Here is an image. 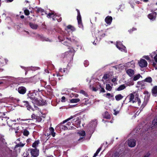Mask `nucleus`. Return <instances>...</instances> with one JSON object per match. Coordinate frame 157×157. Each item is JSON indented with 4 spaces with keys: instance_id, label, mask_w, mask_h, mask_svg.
<instances>
[{
    "instance_id": "1",
    "label": "nucleus",
    "mask_w": 157,
    "mask_h": 157,
    "mask_svg": "<svg viewBox=\"0 0 157 157\" xmlns=\"http://www.w3.org/2000/svg\"><path fill=\"white\" fill-rule=\"evenodd\" d=\"M109 66H110L109 65H107L105 67L108 68L113 67L115 69H127V68L131 69L135 67V63L133 61H132L124 64H120L111 67H109Z\"/></svg>"
},
{
    "instance_id": "2",
    "label": "nucleus",
    "mask_w": 157,
    "mask_h": 157,
    "mask_svg": "<svg viewBox=\"0 0 157 157\" xmlns=\"http://www.w3.org/2000/svg\"><path fill=\"white\" fill-rule=\"evenodd\" d=\"M127 98L129 99V102L132 101L133 103H136L138 105H140L141 103L140 99L137 97L134 99V95L132 94H131L127 97Z\"/></svg>"
},
{
    "instance_id": "3",
    "label": "nucleus",
    "mask_w": 157,
    "mask_h": 157,
    "mask_svg": "<svg viewBox=\"0 0 157 157\" xmlns=\"http://www.w3.org/2000/svg\"><path fill=\"white\" fill-rule=\"evenodd\" d=\"M95 34L96 38V40H99V41L104 37L105 36V33L102 30H97L95 31Z\"/></svg>"
},
{
    "instance_id": "4",
    "label": "nucleus",
    "mask_w": 157,
    "mask_h": 157,
    "mask_svg": "<svg viewBox=\"0 0 157 157\" xmlns=\"http://www.w3.org/2000/svg\"><path fill=\"white\" fill-rule=\"evenodd\" d=\"M116 45L117 48L121 51L125 53L127 52V50L126 47L122 44L121 42L117 41Z\"/></svg>"
},
{
    "instance_id": "5",
    "label": "nucleus",
    "mask_w": 157,
    "mask_h": 157,
    "mask_svg": "<svg viewBox=\"0 0 157 157\" xmlns=\"http://www.w3.org/2000/svg\"><path fill=\"white\" fill-rule=\"evenodd\" d=\"M76 10L77 12L78 15L77 19L78 21V27L79 28L82 29V30H83V26L82 22V18L80 11L78 10L77 9Z\"/></svg>"
},
{
    "instance_id": "6",
    "label": "nucleus",
    "mask_w": 157,
    "mask_h": 157,
    "mask_svg": "<svg viewBox=\"0 0 157 157\" xmlns=\"http://www.w3.org/2000/svg\"><path fill=\"white\" fill-rule=\"evenodd\" d=\"M138 64L141 68L146 67L147 66V61L144 59H141L138 62Z\"/></svg>"
},
{
    "instance_id": "7",
    "label": "nucleus",
    "mask_w": 157,
    "mask_h": 157,
    "mask_svg": "<svg viewBox=\"0 0 157 157\" xmlns=\"http://www.w3.org/2000/svg\"><path fill=\"white\" fill-rule=\"evenodd\" d=\"M29 150L30 151L33 157H37L39 155V150L36 148H32L28 150Z\"/></svg>"
},
{
    "instance_id": "8",
    "label": "nucleus",
    "mask_w": 157,
    "mask_h": 157,
    "mask_svg": "<svg viewBox=\"0 0 157 157\" xmlns=\"http://www.w3.org/2000/svg\"><path fill=\"white\" fill-rule=\"evenodd\" d=\"M153 10H151V13L148 15V18L151 21H154L155 20L157 13L155 12H153Z\"/></svg>"
},
{
    "instance_id": "9",
    "label": "nucleus",
    "mask_w": 157,
    "mask_h": 157,
    "mask_svg": "<svg viewBox=\"0 0 157 157\" xmlns=\"http://www.w3.org/2000/svg\"><path fill=\"white\" fill-rule=\"evenodd\" d=\"M69 58L70 56V59L69 60L70 61H72L73 60V57L75 53V50L73 48L69 46Z\"/></svg>"
},
{
    "instance_id": "10",
    "label": "nucleus",
    "mask_w": 157,
    "mask_h": 157,
    "mask_svg": "<svg viewBox=\"0 0 157 157\" xmlns=\"http://www.w3.org/2000/svg\"><path fill=\"white\" fill-rule=\"evenodd\" d=\"M33 100L34 101V102L33 101V103L34 104H36L38 105H44L45 103V101H44L43 100L39 101L37 100L36 98H35Z\"/></svg>"
},
{
    "instance_id": "11",
    "label": "nucleus",
    "mask_w": 157,
    "mask_h": 157,
    "mask_svg": "<svg viewBox=\"0 0 157 157\" xmlns=\"http://www.w3.org/2000/svg\"><path fill=\"white\" fill-rule=\"evenodd\" d=\"M128 145L130 147H134L136 145V140L133 139L128 140Z\"/></svg>"
},
{
    "instance_id": "12",
    "label": "nucleus",
    "mask_w": 157,
    "mask_h": 157,
    "mask_svg": "<svg viewBox=\"0 0 157 157\" xmlns=\"http://www.w3.org/2000/svg\"><path fill=\"white\" fill-rule=\"evenodd\" d=\"M113 20L112 17L111 16H108L105 19V21L107 24L110 25Z\"/></svg>"
},
{
    "instance_id": "13",
    "label": "nucleus",
    "mask_w": 157,
    "mask_h": 157,
    "mask_svg": "<svg viewBox=\"0 0 157 157\" xmlns=\"http://www.w3.org/2000/svg\"><path fill=\"white\" fill-rule=\"evenodd\" d=\"M69 121V118L67 119L66 120H65L63 122L61 123L60 124V125H59V126L60 127V128H61L63 130H67L68 129V127L65 125H61L64 124L67 122L68 121Z\"/></svg>"
},
{
    "instance_id": "14",
    "label": "nucleus",
    "mask_w": 157,
    "mask_h": 157,
    "mask_svg": "<svg viewBox=\"0 0 157 157\" xmlns=\"http://www.w3.org/2000/svg\"><path fill=\"white\" fill-rule=\"evenodd\" d=\"M18 91L19 93L24 94L26 92V90L25 87L21 86L18 88Z\"/></svg>"
},
{
    "instance_id": "15",
    "label": "nucleus",
    "mask_w": 157,
    "mask_h": 157,
    "mask_svg": "<svg viewBox=\"0 0 157 157\" xmlns=\"http://www.w3.org/2000/svg\"><path fill=\"white\" fill-rule=\"evenodd\" d=\"M69 41L73 42L75 44H76L78 42V39L76 36H73L71 38H69Z\"/></svg>"
},
{
    "instance_id": "16",
    "label": "nucleus",
    "mask_w": 157,
    "mask_h": 157,
    "mask_svg": "<svg viewBox=\"0 0 157 157\" xmlns=\"http://www.w3.org/2000/svg\"><path fill=\"white\" fill-rule=\"evenodd\" d=\"M153 58L155 62H153L152 65L155 68V69H157V53L154 57Z\"/></svg>"
},
{
    "instance_id": "17",
    "label": "nucleus",
    "mask_w": 157,
    "mask_h": 157,
    "mask_svg": "<svg viewBox=\"0 0 157 157\" xmlns=\"http://www.w3.org/2000/svg\"><path fill=\"white\" fill-rule=\"evenodd\" d=\"M126 72L130 76H132L134 73V71L132 69H128Z\"/></svg>"
},
{
    "instance_id": "18",
    "label": "nucleus",
    "mask_w": 157,
    "mask_h": 157,
    "mask_svg": "<svg viewBox=\"0 0 157 157\" xmlns=\"http://www.w3.org/2000/svg\"><path fill=\"white\" fill-rule=\"evenodd\" d=\"M29 25L31 28L34 29H37L38 27V25L37 24H34L32 23H30Z\"/></svg>"
},
{
    "instance_id": "19",
    "label": "nucleus",
    "mask_w": 157,
    "mask_h": 157,
    "mask_svg": "<svg viewBox=\"0 0 157 157\" xmlns=\"http://www.w3.org/2000/svg\"><path fill=\"white\" fill-rule=\"evenodd\" d=\"M123 97L121 94H119L115 96V98L117 101H119L122 99Z\"/></svg>"
},
{
    "instance_id": "20",
    "label": "nucleus",
    "mask_w": 157,
    "mask_h": 157,
    "mask_svg": "<svg viewBox=\"0 0 157 157\" xmlns=\"http://www.w3.org/2000/svg\"><path fill=\"white\" fill-rule=\"evenodd\" d=\"M152 93L155 94L157 93V86H154L152 90Z\"/></svg>"
},
{
    "instance_id": "21",
    "label": "nucleus",
    "mask_w": 157,
    "mask_h": 157,
    "mask_svg": "<svg viewBox=\"0 0 157 157\" xmlns=\"http://www.w3.org/2000/svg\"><path fill=\"white\" fill-rule=\"evenodd\" d=\"M76 30V28L74 26L69 25V32L71 31L72 32L75 31Z\"/></svg>"
},
{
    "instance_id": "22",
    "label": "nucleus",
    "mask_w": 157,
    "mask_h": 157,
    "mask_svg": "<svg viewBox=\"0 0 157 157\" xmlns=\"http://www.w3.org/2000/svg\"><path fill=\"white\" fill-rule=\"evenodd\" d=\"M125 87L126 86L124 85H122L117 88V90L118 91H120L124 89L125 88Z\"/></svg>"
},
{
    "instance_id": "23",
    "label": "nucleus",
    "mask_w": 157,
    "mask_h": 157,
    "mask_svg": "<svg viewBox=\"0 0 157 157\" xmlns=\"http://www.w3.org/2000/svg\"><path fill=\"white\" fill-rule=\"evenodd\" d=\"M80 101L79 98L73 99L70 100V102L71 103H77Z\"/></svg>"
},
{
    "instance_id": "24",
    "label": "nucleus",
    "mask_w": 157,
    "mask_h": 157,
    "mask_svg": "<svg viewBox=\"0 0 157 157\" xmlns=\"http://www.w3.org/2000/svg\"><path fill=\"white\" fill-rule=\"evenodd\" d=\"M145 82H146L149 83H151L152 81V79L150 77L146 78L144 80Z\"/></svg>"
},
{
    "instance_id": "25",
    "label": "nucleus",
    "mask_w": 157,
    "mask_h": 157,
    "mask_svg": "<svg viewBox=\"0 0 157 157\" xmlns=\"http://www.w3.org/2000/svg\"><path fill=\"white\" fill-rule=\"evenodd\" d=\"M134 2H132L131 1H130V4H131L132 7L133 8L134 6L132 5V4H135V3L136 4H139L140 3V2L139 1L134 0Z\"/></svg>"
},
{
    "instance_id": "26",
    "label": "nucleus",
    "mask_w": 157,
    "mask_h": 157,
    "mask_svg": "<svg viewBox=\"0 0 157 157\" xmlns=\"http://www.w3.org/2000/svg\"><path fill=\"white\" fill-rule=\"evenodd\" d=\"M152 124L154 126L157 125V116L155 118L153 121L152 122Z\"/></svg>"
},
{
    "instance_id": "27",
    "label": "nucleus",
    "mask_w": 157,
    "mask_h": 157,
    "mask_svg": "<svg viewBox=\"0 0 157 157\" xmlns=\"http://www.w3.org/2000/svg\"><path fill=\"white\" fill-rule=\"evenodd\" d=\"M23 134L24 136H27L29 134V132L27 130L25 129L24 130Z\"/></svg>"
},
{
    "instance_id": "28",
    "label": "nucleus",
    "mask_w": 157,
    "mask_h": 157,
    "mask_svg": "<svg viewBox=\"0 0 157 157\" xmlns=\"http://www.w3.org/2000/svg\"><path fill=\"white\" fill-rule=\"evenodd\" d=\"M80 136H84L85 135V132L84 131H79L78 132Z\"/></svg>"
},
{
    "instance_id": "29",
    "label": "nucleus",
    "mask_w": 157,
    "mask_h": 157,
    "mask_svg": "<svg viewBox=\"0 0 157 157\" xmlns=\"http://www.w3.org/2000/svg\"><path fill=\"white\" fill-rule=\"evenodd\" d=\"M39 143V141H35L33 144L32 146L33 147H34L35 148H36V147L37 145H38Z\"/></svg>"
},
{
    "instance_id": "30",
    "label": "nucleus",
    "mask_w": 157,
    "mask_h": 157,
    "mask_svg": "<svg viewBox=\"0 0 157 157\" xmlns=\"http://www.w3.org/2000/svg\"><path fill=\"white\" fill-rule=\"evenodd\" d=\"M85 67H87L89 65V62L88 60H85L83 63Z\"/></svg>"
},
{
    "instance_id": "31",
    "label": "nucleus",
    "mask_w": 157,
    "mask_h": 157,
    "mask_svg": "<svg viewBox=\"0 0 157 157\" xmlns=\"http://www.w3.org/2000/svg\"><path fill=\"white\" fill-rule=\"evenodd\" d=\"M112 87L110 86L109 84L106 85V89L110 91L111 90Z\"/></svg>"
},
{
    "instance_id": "32",
    "label": "nucleus",
    "mask_w": 157,
    "mask_h": 157,
    "mask_svg": "<svg viewBox=\"0 0 157 157\" xmlns=\"http://www.w3.org/2000/svg\"><path fill=\"white\" fill-rule=\"evenodd\" d=\"M140 74H138L135 76L133 78V80L134 81H136L140 77Z\"/></svg>"
},
{
    "instance_id": "33",
    "label": "nucleus",
    "mask_w": 157,
    "mask_h": 157,
    "mask_svg": "<svg viewBox=\"0 0 157 157\" xmlns=\"http://www.w3.org/2000/svg\"><path fill=\"white\" fill-rule=\"evenodd\" d=\"M136 28L133 27L132 29H130L129 30H128V32L130 33H132L133 31H136Z\"/></svg>"
},
{
    "instance_id": "34",
    "label": "nucleus",
    "mask_w": 157,
    "mask_h": 157,
    "mask_svg": "<svg viewBox=\"0 0 157 157\" xmlns=\"http://www.w3.org/2000/svg\"><path fill=\"white\" fill-rule=\"evenodd\" d=\"M143 58L144 59H145L147 60H148L149 61H151V59L148 56H143Z\"/></svg>"
},
{
    "instance_id": "35",
    "label": "nucleus",
    "mask_w": 157,
    "mask_h": 157,
    "mask_svg": "<svg viewBox=\"0 0 157 157\" xmlns=\"http://www.w3.org/2000/svg\"><path fill=\"white\" fill-rule=\"evenodd\" d=\"M101 149V147L99 148L97 151L94 154L93 157H95L97 156V155H98V154L99 152L100 151Z\"/></svg>"
},
{
    "instance_id": "36",
    "label": "nucleus",
    "mask_w": 157,
    "mask_h": 157,
    "mask_svg": "<svg viewBox=\"0 0 157 157\" xmlns=\"http://www.w3.org/2000/svg\"><path fill=\"white\" fill-rule=\"evenodd\" d=\"M24 103H25L24 105H25L26 107H28V108H30V106L29 105V104L28 101H24Z\"/></svg>"
},
{
    "instance_id": "37",
    "label": "nucleus",
    "mask_w": 157,
    "mask_h": 157,
    "mask_svg": "<svg viewBox=\"0 0 157 157\" xmlns=\"http://www.w3.org/2000/svg\"><path fill=\"white\" fill-rule=\"evenodd\" d=\"M120 156L119 153L118 152H116L113 155V157H119Z\"/></svg>"
},
{
    "instance_id": "38",
    "label": "nucleus",
    "mask_w": 157,
    "mask_h": 157,
    "mask_svg": "<svg viewBox=\"0 0 157 157\" xmlns=\"http://www.w3.org/2000/svg\"><path fill=\"white\" fill-rule=\"evenodd\" d=\"M156 51L153 52L150 54V56L151 58H154V56L156 54Z\"/></svg>"
},
{
    "instance_id": "39",
    "label": "nucleus",
    "mask_w": 157,
    "mask_h": 157,
    "mask_svg": "<svg viewBox=\"0 0 157 157\" xmlns=\"http://www.w3.org/2000/svg\"><path fill=\"white\" fill-rule=\"evenodd\" d=\"M25 144H22L21 143L16 145V147H23L24 146Z\"/></svg>"
},
{
    "instance_id": "40",
    "label": "nucleus",
    "mask_w": 157,
    "mask_h": 157,
    "mask_svg": "<svg viewBox=\"0 0 157 157\" xmlns=\"http://www.w3.org/2000/svg\"><path fill=\"white\" fill-rule=\"evenodd\" d=\"M36 12L38 13L42 12L44 11V10L41 8H36Z\"/></svg>"
},
{
    "instance_id": "41",
    "label": "nucleus",
    "mask_w": 157,
    "mask_h": 157,
    "mask_svg": "<svg viewBox=\"0 0 157 157\" xmlns=\"http://www.w3.org/2000/svg\"><path fill=\"white\" fill-rule=\"evenodd\" d=\"M10 130L12 132H15V133H16L17 132V130H16V129L14 128H11L10 129Z\"/></svg>"
},
{
    "instance_id": "42",
    "label": "nucleus",
    "mask_w": 157,
    "mask_h": 157,
    "mask_svg": "<svg viewBox=\"0 0 157 157\" xmlns=\"http://www.w3.org/2000/svg\"><path fill=\"white\" fill-rule=\"evenodd\" d=\"M25 14L26 15H29L30 13L29 11L28 10H25L24 11Z\"/></svg>"
},
{
    "instance_id": "43",
    "label": "nucleus",
    "mask_w": 157,
    "mask_h": 157,
    "mask_svg": "<svg viewBox=\"0 0 157 157\" xmlns=\"http://www.w3.org/2000/svg\"><path fill=\"white\" fill-rule=\"evenodd\" d=\"M109 74H105L103 78H104L105 79H106L107 78H109Z\"/></svg>"
},
{
    "instance_id": "44",
    "label": "nucleus",
    "mask_w": 157,
    "mask_h": 157,
    "mask_svg": "<svg viewBox=\"0 0 157 157\" xmlns=\"http://www.w3.org/2000/svg\"><path fill=\"white\" fill-rule=\"evenodd\" d=\"M80 93H82L83 94H84L86 96L87 95V94H86V93L83 90H81Z\"/></svg>"
},
{
    "instance_id": "45",
    "label": "nucleus",
    "mask_w": 157,
    "mask_h": 157,
    "mask_svg": "<svg viewBox=\"0 0 157 157\" xmlns=\"http://www.w3.org/2000/svg\"><path fill=\"white\" fill-rule=\"evenodd\" d=\"M53 14L52 13H49L47 16V17H48V18H50L51 17V16Z\"/></svg>"
},
{
    "instance_id": "46",
    "label": "nucleus",
    "mask_w": 157,
    "mask_h": 157,
    "mask_svg": "<svg viewBox=\"0 0 157 157\" xmlns=\"http://www.w3.org/2000/svg\"><path fill=\"white\" fill-rule=\"evenodd\" d=\"M114 114L116 115H117L119 113L118 111H116L115 109L114 110Z\"/></svg>"
},
{
    "instance_id": "47",
    "label": "nucleus",
    "mask_w": 157,
    "mask_h": 157,
    "mask_svg": "<svg viewBox=\"0 0 157 157\" xmlns=\"http://www.w3.org/2000/svg\"><path fill=\"white\" fill-rule=\"evenodd\" d=\"M63 44L67 46L68 44V42L66 41H63Z\"/></svg>"
},
{
    "instance_id": "48",
    "label": "nucleus",
    "mask_w": 157,
    "mask_h": 157,
    "mask_svg": "<svg viewBox=\"0 0 157 157\" xmlns=\"http://www.w3.org/2000/svg\"><path fill=\"white\" fill-rule=\"evenodd\" d=\"M50 130L51 131V132H53L54 131V129L52 127H51L49 128Z\"/></svg>"
},
{
    "instance_id": "49",
    "label": "nucleus",
    "mask_w": 157,
    "mask_h": 157,
    "mask_svg": "<svg viewBox=\"0 0 157 157\" xmlns=\"http://www.w3.org/2000/svg\"><path fill=\"white\" fill-rule=\"evenodd\" d=\"M32 117L33 119H36V116L34 114H33L32 115Z\"/></svg>"
},
{
    "instance_id": "50",
    "label": "nucleus",
    "mask_w": 157,
    "mask_h": 157,
    "mask_svg": "<svg viewBox=\"0 0 157 157\" xmlns=\"http://www.w3.org/2000/svg\"><path fill=\"white\" fill-rule=\"evenodd\" d=\"M65 97L63 96V97L62 98V100H61V101L62 102H64L65 101Z\"/></svg>"
},
{
    "instance_id": "51",
    "label": "nucleus",
    "mask_w": 157,
    "mask_h": 157,
    "mask_svg": "<svg viewBox=\"0 0 157 157\" xmlns=\"http://www.w3.org/2000/svg\"><path fill=\"white\" fill-rule=\"evenodd\" d=\"M150 155V154L149 153H147L144 157H149Z\"/></svg>"
},
{
    "instance_id": "52",
    "label": "nucleus",
    "mask_w": 157,
    "mask_h": 157,
    "mask_svg": "<svg viewBox=\"0 0 157 157\" xmlns=\"http://www.w3.org/2000/svg\"><path fill=\"white\" fill-rule=\"evenodd\" d=\"M92 90L93 91H97L98 90V89H96V88L93 87L92 88Z\"/></svg>"
},
{
    "instance_id": "53",
    "label": "nucleus",
    "mask_w": 157,
    "mask_h": 157,
    "mask_svg": "<svg viewBox=\"0 0 157 157\" xmlns=\"http://www.w3.org/2000/svg\"><path fill=\"white\" fill-rule=\"evenodd\" d=\"M101 92H105V90L103 88H101Z\"/></svg>"
},
{
    "instance_id": "54",
    "label": "nucleus",
    "mask_w": 157,
    "mask_h": 157,
    "mask_svg": "<svg viewBox=\"0 0 157 157\" xmlns=\"http://www.w3.org/2000/svg\"><path fill=\"white\" fill-rule=\"evenodd\" d=\"M51 133L53 137H54L55 135V133L53 132H51Z\"/></svg>"
},
{
    "instance_id": "55",
    "label": "nucleus",
    "mask_w": 157,
    "mask_h": 157,
    "mask_svg": "<svg viewBox=\"0 0 157 157\" xmlns=\"http://www.w3.org/2000/svg\"><path fill=\"white\" fill-rule=\"evenodd\" d=\"M13 0H6L7 2H11L13 1Z\"/></svg>"
},
{
    "instance_id": "56",
    "label": "nucleus",
    "mask_w": 157,
    "mask_h": 157,
    "mask_svg": "<svg viewBox=\"0 0 157 157\" xmlns=\"http://www.w3.org/2000/svg\"><path fill=\"white\" fill-rule=\"evenodd\" d=\"M116 80V78H113L112 80V81L113 82H114Z\"/></svg>"
},
{
    "instance_id": "57",
    "label": "nucleus",
    "mask_w": 157,
    "mask_h": 157,
    "mask_svg": "<svg viewBox=\"0 0 157 157\" xmlns=\"http://www.w3.org/2000/svg\"><path fill=\"white\" fill-rule=\"evenodd\" d=\"M75 105H69V108H72L73 107H74Z\"/></svg>"
},
{
    "instance_id": "58",
    "label": "nucleus",
    "mask_w": 157,
    "mask_h": 157,
    "mask_svg": "<svg viewBox=\"0 0 157 157\" xmlns=\"http://www.w3.org/2000/svg\"><path fill=\"white\" fill-rule=\"evenodd\" d=\"M35 98H33L30 97V99L33 101H32L33 103V102L34 101H33V100Z\"/></svg>"
},
{
    "instance_id": "59",
    "label": "nucleus",
    "mask_w": 157,
    "mask_h": 157,
    "mask_svg": "<svg viewBox=\"0 0 157 157\" xmlns=\"http://www.w3.org/2000/svg\"><path fill=\"white\" fill-rule=\"evenodd\" d=\"M73 117H74V116H71L70 117H69V120H71V119L73 118Z\"/></svg>"
},
{
    "instance_id": "60",
    "label": "nucleus",
    "mask_w": 157,
    "mask_h": 157,
    "mask_svg": "<svg viewBox=\"0 0 157 157\" xmlns=\"http://www.w3.org/2000/svg\"><path fill=\"white\" fill-rule=\"evenodd\" d=\"M20 17L21 19H23L24 18V15H21V16Z\"/></svg>"
},
{
    "instance_id": "61",
    "label": "nucleus",
    "mask_w": 157,
    "mask_h": 157,
    "mask_svg": "<svg viewBox=\"0 0 157 157\" xmlns=\"http://www.w3.org/2000/svg\"><path fill=\"white\" fill-rule=\"evenodd\" d=\"M45 71L46 72H47V73H49V71L48 70V69H45Z\"/></svg>"
},
{
    "instance_id": "62",
    "label": "nucleus",
    "mask_w": 157,
    "mask_h": 157,
    "mask_svg": "<svg viewBox=\"0 0 157 157\" xmlns=\"http://www.w3.org/2000/svg\"><path fill=\"white\" fill-rule=\"evenodd\" d=\"M95 42V40L93 42V44H94L96 45V43Z\"/></svg>"
},
{
    "instance_id": "63",
    "label": "nucleus",
    "mask_w": 157,
    "mask_h": 157,
    "mask_svg": "<svg viewBox=\"0 0 157 157\" xmlns=\"http://www.w3.org/2000/svg\"><path fill=\"white\" fill-rule=\"evenodd\" d=\"M148 0H143V1L144 2H147L148 1Z\"/></svg>"
},
{
    "instance_id": "64",
    "label": "nucleus",
    "mask_w": 157,
    "mask_h": 157,
    "mask_svg": "<svg viewBox=\"0 0 157 157\" xmlns=\"http://www.w3.org/2000/svg\"><path fill=\"white\" fill-rule=\"evenodd\" d=\"M110 95L111 94H110V93H107L106 94V95L108 96H110Z\"/></svg>"
}]
</instances>
